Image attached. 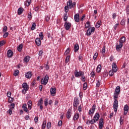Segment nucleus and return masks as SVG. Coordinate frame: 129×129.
I'll use <instances>...</instances> for the list:
<instances>
[{
  "label": "nucleus",
  "mask_w": 129,
  "mask_h": 129,
  "mask_svg": "<svg viewBox=\"0 0 129 129\" xmlns=\"http://www.w3.org/2000/svg\"><path fill=\"white\" fill-rule=\"evenodd\" d=\"M39 120V117L38 116H36L34 118V121L35 123H37L38 122V120Z\"/></svg>",
  "instance_id": "nucleus-57"
},
{
  "label": "nucleus",
  "mask_w": 129,
  "mask_h": 129,
  "mask_svg": "<svg viewBox=\"0 0 129 129\" xmlns=\"http://www.w3.org/2000/svg\"><path fill=\"white\" fill-rule=\"evenodd\" d=\"M38 55L40 57H42V56H43V50H40Z\"/></svg>",
  "instance_id": "nucleus-55"
},
{
  "label": "nucleus",
  "mask_w": 129,
  "mask_h": 129,
  "mask_svg": "<svg viewBox=\"0 0 129 129\" xmlns=\"http://www.w3.org/2000/svg\"><path fill=\"white\" fill-rule=\"evenodd\" d=\"M23 48H24V44L21 43L18 46L17 48L18 52H22V49H23Z\"/></svg>",
  "instance_id": "nucleus-20"
},
{
  "label": "nucleus",
  "mask_w": 129,
  "mask_h": 129,
  "mask_svg": "<svg viewBox=\"0 0 129 129\" xmlns=\"http://www.w3.org/2000/svg\"><path fill=\"white\" fill-rule=\"evenodd\" d=\"M120 25L121 26H125V19L123 18V19L121 20L120 22Z\"/></svg>",
  "instance_id": "nucleus-32"
},
{
  "label": "nucleus",
  "mask_w": 129,
  "mask_h": 129,
  "mask_svg": "<svg viewBox=\"0 0 129 129\" xmlns=\"http://www.w3.org/2000/svg\"><path fill=\"white\" fill-rule=\"evenodd\" d=\"M8 102L9 103H13V100L11 99V97L8 98Z\"/></svg>",
  "instance_id": "nucleus-61"
},
{
  "label": "nucleus",
  "mask_w": 129,
  "mask_h": 129,
  "mask_svg": "<svg viewBox=\"0 0 129 129\" xmlns=\"http://www.w3.org/2000/svg\"><path fill=\"white\" fill-rule=\"evenodd\" d=\"M14 55V52L12 51V50L9 49L7 51V55L8 57L9 58H11V57H13V55Z\"/></svg>",
  "instance_id": "nucleus-14"
},
{
  "label": "nucleus",
  "mask_w": 129,
  "mask_h": 129,
  "mask_svg": "<svg viewBox=\"0 0 129 129\" xmlns=\"http://www.w3.org/2000/svg\"><path fill=\"white\" fill-rule=\"evenodd\" d=\"M119 121H120V124L122 125V124L123 123V119H122V117L121 116L120 117Z\"/></svg>",
  "instance_id": "nucleus-48"
},
{
  "label": "nucleus",
  "mask_w": 129,
  "mask_h": 129,
  "mask_svg": "<svg viewBox=\"0 0 129 129\" xmlns=\"http://www.w3.org/2000/svg\"><path fill=\"white\" fill-rule=\"evenodd\" d=\"M100 26H101V20L98 21L96 23L95 27L96 28V29H98V28H99L100 27Z\"/></svg>",
  "instance_id": "nucleus-25"
},
{
  "label": "nucleus",
  "mask_w": 129,
  "mask_h": 129,
  "mask_svg": "<svg viewBox=\"0 0 129 129\" xmlns=\"http://www.w3.org/2000/svg\"><path fill=\"white\" fill-rule=\"evenodd\" d=\"M69 53H70V48H68L67 50L66 51V52L64 53V55H68V54H69Z\"/></svg>",
  "instance_id": "nucleus-39"
},
{
  "label": "nucleus",
  "mask_w": 129,
  "mask_h": 129,
  "mask_svg": "<svg viewBox=\"0 0 129 129\" xmlns=\"http://www.w3.org/2000/svg\"><path fill=\"white\" fill-rule=\"evenodd\" d=\"M64 27L67 31L69 30V29L71 28V23L66 21L64 23Z\"/></svg>",
  "instance_id": "nucleus-7"
},
{
  "label": "nucleus",
  "mask_w": 129,
  "mask_h": 129,
  "mask_svg": "<svg viewBox=\"0 0 129 129\" xmlns=\"http://www.w3.org/2000/svg\"><path fill=\"white\" fill-rule=\"evenodd\" d=\"M62 125V120H59L58 122V126H61Z\"/></svg>",
  "instance_id": "nucleus-64"
},
{
  "label": "nucleus",
  "mask_w": 129,
  "mask_h": 129,
  "mask_svg": "<svg viewBox=\"0 0 129 129\" xmlns=\"http://www.w3.org/2000/svg\"><path fill=\"white\" fill-rule=\"evenodd\" d=\"M32 13L31 12H30V14H28V19H29V20L30 21H31V20H32Z\"/></svg>",
  "instance_id": "nucleus-50"
},
{
  "label": "nucleus",
  "mask_w": 129,
  "mask_h": 129,
  "mask_svg": "<svg viewBox=\"0 0 129 129\" xmlns=\"http://www.w3.org/2000/svg\"><path fill=\"white\" fill-rule=\"evenodd\" d=\"M39 36L40 38V39L43 40V39H44V35L43 34V32H40Z\"/></svg>",
  "instance_id": "nucleus-41"
},
{
  "label": "nucleus",
  "mask_w": 129,
  "mask_h": 129,
  "mask_svg": "<svg viewBox=\"0 0 129 129\" xmlns=\"http://www.w3.org/2000/svg\"><path fill=\"white\" fill-rule=\"evenodd\" d=\"M3 32H7V31H8V26H5L3 28Z\"/></svg>",
  "instance_id": "nucleus-52"
},
{
  "label": "nucleus",
  "mask_w": 129,
  "mask_h": 129,
  "mask_svg": "<svg viewBox=\"0 0 129 129\" xmlns=\"http://www.w3.org/2000/svg\"><path fill=\"white\" fill-rule=\"evenodd\" d=\"M7 112L9 113L10 115H11L12 113H13V110H12V108H10Z\"/></svg>",
  "instance_id": "nucleus-51"
},
{
  "label": "nucleus",
  "mask_w": 129,
  "mask_h": 129,
  "mask_svg": "<svg viewBox=\"0 0 129 129\" xmlns=\"http://www.w3.org/2000/svg\"><path fill=\"white\" fill-rule=\"evenodd\" d=\"M68 19V15H67V13H66L64 14L63 21H64V22H67L66 21H67Z\"/></svg>",
  "instance_id": "nucleus-36"
},
{
  "label": "nucleus",
  "mask_w": 129,
  "mask_h": 129,
  "mask_svg": "<svg viewBox=\"0 0 129 129\" xmlns=\"http://www.w3.org/2000/svg\"><path fill=\"white\" fill-rule=\"evenodd\" d=\"M9 36V32H6L4 35H3V37L4 38H7Z\"/></svg>",
  "instance_id": "nucleus-58"
},
{
  "label": "nucleus",
  "mask_w": 129,
  "mask_h": 129,
  "mask_svg": "<svg viewBox=\"0 0 129 129\" xmlns=\"http://www.w3.org/2000/svg\"><path fill=\"white\" fill-rule=\"evenodd\" d=\"M103 124H104V123L103 122V118H101L100 119L99 122V128L102 129V127H103Z\"/></svg>",
  "instance_id": "nucleus-11"
},
{
  "label": "nucleus",
  "mask_w": 129,
  "mask_h": 129,
  "mask_svg": "<svg viewBox=\"0 0 129 129\" xmlns=\"http://www.w3.org/2000/svg\"><path fill=\"white\" fill-rule=\"evenodd\" d=\"M98 56V53H97V52L95 53L93 56L94 60H96V58H97Z\"/></svg>",
  "instance_id": "nucleus-45"
},
{
  "label": "nucleus",
  "mask_w": 129,
  "mask_h": 129,
  "mask_svg": "<svg viewBox=\"0 0 129 129\" xmlns=\"http://www.w3.org/2000/svg\"><path fill=\"white\" fill-rule=\"evenodd\" d=\"M56 88H50V94L52 96H54L55 94H56Z\"/></svg>",
  "instance_id": "nucleus-12"
},
{
  "label": "nucleus",
  "mask_w": 129,
  "mask_h": 129,
  "mask_svg": "<svg viewBox=\"0 0 129 129\" xmlns=\"http://www.w3.org/2000/svg\"><path fill=\"white\" fill-rule=\"evenodd\" d=\"M25 77L26 78H27L28 79H30L31 77H32V72H28L25 74Z\"/></svg>",
  "instance_id": "nucleus-17"
},
{
  "label": "nucleus",
  "mask_w": 129,
  "mask_h": 129,
  "mask_svg": "<svg viewBox=\"0 0 129 129\" xmlns=\"http://www.w3.org/2000/svg\"><path fill=\"white\" fill-rule=\"evenodd\" d=\"M119 95V94H116V93H114L113 109L115 112H116V111H117V108L118 107V101H117V98H118Z\"/></svg>",
  "instance_id": "nucleus-1"
},
{
  "label": "nucleus",
  "mask_w": 129,
  "mask_h": 129,
  "mask_svg": "<svg viewBox=\"0 0 129 129\" xmlns=\"http://www.w3.org/2000/svg\"><path fill=\"white\" fill-rule=\"evenodd\" d=\"M126 12L127 15H129V5H127L126 7Z\"/></svg>",
  "instance_id": "nucleus-49"
},
{
  "label": "nucleus",
  "mask_w": 129,
  "mask_h": 129,
  "mask_svg": "<svg viewBox=\"0 0 129 129\" xmlns=\"http://www.w3.org/2000/svg\"><path fill=\"white\" fill-rule=\"evenodd\" d=\"M67 6L64 7V12L67 14L68 13V11H69V3L67 2Z\"/></svg>",
  "instance_id": "nucleus-26"
},
{
  "label": "nucleus",
  "mask_w": 129,
  "mask_h": 129,
  "mask_svg": "<svg viewBox=\"0 0 129 129\" xmlns=\"http://www.w3.org/2000/svg\"><path fill=\"white\" fill-rule=\"evenodd\" d=\"M83 89L84 90H86L87 89V83L85 82L83 84Z\"/></svg>",
  "instance_id": "nucleus-38"
},
{
  "label": "nucleus",
  "mask_w": 129,
  "mask_h": 129,
  "mask_svg": "<svg viewBox=\"0 0 129 129\" xmlns=\"http://www.w3.org/2000/svg\"><path fill=\"white\" fill-rule=\"evenodd\" d=\"M101 71V64H99L97 67V72L99 73Z\"/></svg>",
  "instance_id": "nucleus-28"
},
{
  "label": "nucleus",
  "mask_w": 129,
  "mask_h": 129,
  "mask_svg": "<svg viewBox=\"0 0 129 129\" xmlns=\"http://www.w3.org/2000/svg\"><path fill=\"white\" fill-rule=\"evenodd\" d=\"M23 12H24V8H20L18 10V15H22L23 14Z\"/></svg>",
  "instance_id": "nucleus-24"
},
{
  "label": "nucleus",
  "mask_w": 129,
  "mask_h": 129,
  "mask_svg": "<svg viewBox=\"0 0 129 129\" xmlns=\"http://www.w3.org/2000/svg\"><path fill=\"white\" fill-rule=\"evenodd\" d=\"M23 109H24V111H25V112L29 113V110L28 109L27 107L24 108Z\"/></svg>",
  "instance_id": "nucleus-62"
},
{
  "label": "nucleus",
  "mask_w": 129,
  "mask_h": 129,
  "mask_svg": "<svg viewBox=\"0 0 129 129\" xmlns=\"http://www.w3.org/2000/svg\"><path fill=\"white\" fill-rule=\"evenodd\" d=\"M74 50L75 52H78L79 50V45L78 43H76L74 45Z\"/></svg>",
  "instance_id": "nucleus-18"
},
{
  "label": "nucleus",
  "mask_w": 129,
  "mask_h": 129,
  "mask_svg": "<svg viewBox=\"0 0 129 129\" xmlns=\"http://www.w3.org/2000/svg\"><path fill=\"white\" fill-rule=\"evenodd\" d=\"M91 33L92 32L90 31V28H89L86 32L87 36H90V35H91Z\"/></svg>",
  "instance_id": "nucleus-31"
},
{
  "label": "nucleus",
  "mask_w": 129,
  "mask_h": 129,
  "mask_svg": "<svg viewBox=\"0 0 129 129\" xmlns=\"http://www.w3.org/2000/svg\"><path fill=\"white\" fill-rule=\"evenodd\" d=\"M100 117V115L99 114V113H96L94 116V119L95 121H97L99 119Z\"/></svg>",
  "instance_id": "nucleus-15"
},
{
  "label": "nucleus",
  "mask_w": 129,
  "mask_h": 129,
  "mask_svg": "<svg viewBox=\"0 0 129 129\" xmlns=\"http://www.w3.org/2000/svg\"><path fill=\"white\" fill-rule=\"evenodd\" d=\"M113 74H114V72H113V71L112 70H110L109 72V76H113Z\"/></svg>",
  "instance_id": "nucleus-43"
},
{
  "label": "nucleus",
  "mask_w": 129,
  "mask_h": 129,
  "mask_svg": "<svg viewBox=\"0 0 129 129\" xmlns=\"http://www.w3.org/2000/svg\"><path fill=\"white\" fill-rule=\"evenodd\" d=\"M22 86L23 89L25 90V91H28V90H29V89H30V87L29 86V85H28V84H27V83H24L23 84H22Z\"/></svg>",
  "instance_id": "nucleus-8"
},
{
  "label": "nucleus",
  "mask_w": 129,
  "mask_h": 129,
  "mask_svg": "<svg viewBox=\"0 0 129 129\" xmlns=\"http://www.w3.org/2000/svg\"><path fill=\"white\" fill-rule=\"evenodd\" d=\"M7 95L8 97H9V98H11V96L12 95V93L11 92H8Z\"/></svg>",
  "instance_id": "nucleus-56"
},
{
  "label": "nucleus",
  "mask_w": 129,
  "mask_h": 129,
  "mask_svg": "<svg viewBox=\"0 0 129 129\" xmlns=\"http://www.w3.org/2000/svg\"><path fill=\"white\" fill-rule=\"evenodd\" d=\"M84 72H83V71H80L78 72V71L77 70H76L75 71V77H80V76H82L83 75H84Z\"/></svg>",
  "instance_id": "nucleus-5"
},
{
  "label": "nucleus",
  "mask_w": 129,
  "mask_h": 129,
  "mask_svg": "<svg viewBox=\"0 0 129 129\" xmlns=\"http://www.w3.org/2000/svg\"><path fill=\"white\" fill-rule=\"evenodd\" d=\"M46 127L48 129L51 128V122H47Z\"/></svg>",
  "instance_id": "nucleus-47"
},
{
  "label": "nucleus",
  "mask_w": 129,
  "mask_h": 129,
  "mask_svg": "<svg viewBox=\"0 0 129 129\" xmlns=\"http://www.w3.org/2000/svg\"><path fill=\"white\" fill-rule=\"evenodd\" d=\"M95 109H96V105L94 104L92 108L89 110V115H91V114H93V113H94V111H95Z\"/></svg>",
  "instance_id": "nucleus-6"
},
{
  "label": "nucleus",
  "mask_w": 129,
  "mask_h": 129,
  "mask_svg": "<svg viewBox=\"0 0 129 129\" xmlns=\"http://www.w3.org/2000/svg\"><path fill=\"white\" fill-rule=\"evenodd\" d=\"M35 42L37 46H41V39L37 38L35 39Z\"/></svg>",
  "instance_id": "nucleus-16"
},
{
  "label": "nucleus",
  "mask_w": 129,
  "mask_h": 129,
  "mask_svg": "<svg viewBox=\"0 0 129 129\" xmlns=\"http://www.w3.org/2000/svg\"><path fill=\"white\" fill-rule=\"evenodd\" d=\"M101 53L102 54H104V53H105V46H104L103 47Z\"/></svg>",
  "instance_id": "nucleus-54"
},
{
  "label": "nucleus",
  "mask_w": 129,
  "mask_h": 129,
  "mask_svg": "<svg viewBox=\"0 0 129 129\" xmlns=\"http://www.w3.org/2000/svg\"><path fill=\"white\" fill-rule=\"evenodd\" d=\"M70 58V55H68L65 59V63H67L69 62V59Z\"/></svg>",
  "instance_id": "nucleus-40"
},
{
  "label": "nucleus",
  "mask_w": 129,
  "mask_h": 129,
  "mask_svg": "<svg viewBox=\"0 0 129 129\" xmlns=\"http://www.w3.org/2000/svg\"><path fill=\"white\" fill-rule=\"evenodd\" d=\"M88 122L89 123H91V124H93V123L96 122V121H95V120H94V119H92L91 120H88L86 121V124H88Z\"/></svg>",
  "instance_id": "nucleus-22"
},
{
  "label": "nucleus",
  "mask_w": 129,
  "mask_h": 129,
  "mask_svg": "<svg viewBox=\"0 0 129 129\" xmlns=\"http://www.w3.org/2000/svg\"><path fill=\"white\" fill-rule=\"evenodd\" d=\"M80 16H79V14H77L75 15L74 19H75V22H76L77 23H79V21H80Z\"/></svg>",
  "instance_id": "nucleus-13"
},
{
  "label": "nucleus",
  "mask_w": 129,
  "mask_h": 129,
  "mask_svg": "<svg viewBox=\"0 0 129 129\" xmlns=\"http://www.w3.org/2000/svg\"><path fill=\"white\" fill-rule=\"evenodd\" d=\"M117 66H116V63L113 62L112 66V70H113V72L114 73H116L117 72Z\"/></svg>",
  "instance_id": "nucleus-9"
},
{
  "label": "nucleus",
  "mask_w": 129,
  "mask_h": 129,
  "mask_svg": "<svg viewBox=\"0 0 129 129\" xmlns=\"http://www.w3.org/2000/svg\"><path fill=\"white\" fill-rule=\"evenodd\" d=\"M5 44H6V41L4 40L0 41V47H1V46H4Z\"/></svg>",
  "instance_id": "nucleus-46"
},
{
  "label": "nucleus",
  "mask_w": 129,
  "mask_h": 129,
  "mask_svg": "<svg viewBox=\"0 0 129 129\" xmlns=\"http://www.w3.org/2000/svg\"><path fill=\"white\" fill-rule=\"evenodd\" d=\"M120 92V87L117 86L115 88L114 93H116V94H119Z\"/></svg>",
  "instance_id": "nucleus-19"
},
{
  "label": "nucleus",
  "mask_w": 129,
  "mask_h": 129,
  "mask_svg": "<svg viewBox=\"0 0 129 129\" xmlns=\"http://www.w3.org/2000/svg\"><path fill=\"white\" fill-rule=\"evenodd\" d=\"M19 73H20V72L19 71V70H16L14 71L13 75L14 76H18L19 75Z\"/></svg>",
  "instance_id": "nucleus-34"
},
{
  "label": "nucleus",
  "mask_w": 129,
  "mask_h": 129,
  "mask_svg": "<svg viewBox=\"0 0 129 129\" xmlns=\"http://www.w3.org/2000/svg\"><path fill=\"white\" fill-rule=\"evenodd\" d=\"M119 44L117 43L116 45V50L118 52L120 51V49H121V48H122V46H123V43L125 42V37L124 36L121 37L119 40Z\"/></svg>",
  "instance_id": "nucleus-2"
},
{
  "label": "nucleus",
  "mask_w": 129,
  "mask_h": 129,
  "mask_svg": "<svg viewBox=\"0 0 129 129\" xmlns=\"http://www.w3.org/2000/svg\"><path fill=\"white\" fill-rule=\"evenodd\" d=\"M43 98H41L38 102V105H42L43 104Z\"/></svg>",
  "instance_id": "nucleus-35"
},
{
  "label": "nucleus",
  "mask_w": 129,
  "mask_h": 129,
  "mask_svg": "<svg viewBox=\"0 0 129 129\" xmlns=\"http://www.w3.org/2000/svg\"><path fill=\"white\" fill-rule=\"evenodd\" d=\"M31 3L32 2L31 1V0H27L26 1L25 5L26 6V7H29L30 5H31Z\"/></svg>",
  "instance_id": "nucleus-33"
},
{
  "label": "nucleus",
  "mask_w": 129,
  "mask_h": 129,
  "mask_svg": "<svg viewBox=\"0 0 129 129\" xmlns=\"http://www.w3.org/2000/svg\"><path fill=\"white\" fill-rule=\"evenodd\" d=\"M68 3H69V6L70 9H72V8H74V7L76 6V3L74 2L72 3V0H69Z\"/></svg>",
  "instance_id": "nucleus-10"
},
{
  "label": "nucleus",
  "mask_w": 129,
  "mask_h": 129,
  "mask_svg": "<svg viewBox=\"0 0 129 129\" xmlns=\"http://www.w3.org/2000/svg\"><path fill=\"white\" fill-rule=\"evenodd\" d=\"M47 123V121L46 120H44L43 122L42 125V129H45L46 128V124Z\"/></svg>",
  "instance_id": "nucleus-30"
},
{
  "label": "nucleus",
  "mask_w": 129,
  "mask_h": 129,
  "mask_svg": "<svg viewBox=\"0 0 129 129\" xmlns=\"http://www.w3.org/2000/svg\"><path fill=\"white\" fill-rule=\"evenodd\" d=\"M94 76H95V73H94V72L92 71L91 73V77L93 78L94 77Z\"/></svg>",
  "instance_id": "nucleus-59"
},
{
  "label": "nucleus",
  "mask_w": 129,
  "mask_h": 129,
  "mask_svg": "<svg viewBox=\"0 0 129 129\" xmlns=\"http://www.w3.org/2000/svg\"><path fill=\"white\" fill-rule=\"evenodd\" d=\"M36 23H33L32 24V27H31V30L32 31H34V30H35L36 29Z\"/></svg>",
  "instance_id": "nucleus-37"
},
{
  "label": "nucleus",
  "mask_w": 129,
  "mask_h": 129,
  "mask_svg": "<svg viewBox=\"0 0 129 129\" xmlns=\"http://www.w3.org/2000/svg\"><path fill=\"white\" fill-rule=\"evenodd\" d=\"M82 59H83V57L82 56V55L80 54L79 55V61H82Z\"/></svg>",
  "instance_id": "nucleus-60"
},
{
  "label": "nucleus",
  "mask_w": 129,
  "mask_h": 129,
  "mask_svg": "<svg viewBox=\"0 0 129 129\" xmlns=\"http://www.w3.org/2000/svg\"><path fill=\"white\" fill-rule=\"evenodd\" d=\"M70 111H71V109H69L67 112V118H68V119L71 117V112Z\"/></svg>",
  "instance_id": "nucleus-21"
},
{
  "label": "nucleus",
  "mask_w": 129,
  "mask_h": 129,
  "mask_svg": "<svg viewBox=\"0 0 129 129\" xmlns=\"http://www.w3.org/2000/svg\"><path fill=\"white\" fill-rule=\"evenodd\" d=\"M45 20H46V22H48L49 21H50V17L49 16H47L45 17Z\"/></svg>",
  "instance_id": "nucleus-63"
},
{
  "label": "nucleus",
  "mask_w": 129,
  "mask_h": 129,
  "mask_svg": "<svg viewBox=\"0 0 129 129\" xmlns=\"http://www.w3.org/2000/svg\"><path fill=\"white\" fill-rule=\"evenodd\" d=\"M108 76V73L104 72L103 74V77H107Z\"/></svg>",
  "instance_id": "nucleus-53"
},
{
  "label": "nucleus",
  "mask_w": 129,
  "mask_h": 129,
  "mask_svg": "<svg viewBox=\"0 0 129 129\" xmlns=\"http://www.w3.org/2000/svg\"><path fill=\"white\" fill-rule=\"evenodd\" d=\"M78 105H79V100L77 97H75L73 103L74 109H77Z\"/></svg>",
  "instance_id": "nucleus-3"
},
{
  "label": "nucleus",
  "mask_w": 129,
  "mask_h": 129,
  "mask_svg": "<svg viewBox=\"0 0 129 129\" xmlns=\"http://www.w3.org/2000/svg\"><path fill=\"white\" fill-rule=\"evenodd\" d=\"M48 102H49V100L47 98H46L44 100V105L45 106H47V105H48Z\"/></svg>",
  "instance_id": "nucleus-42"
},
{
  "label": "nucleus",
  "mask_w": 129,
  "mask_h": 129,
  "mask_svg": "<svg viewBox=\"0 0 129 129\" xmlns=\"http://www.w3.org/2000/svg\"><path fill=\"white\" fill-rule=\"evenodd\" d=\"M79 118V113H76L75 114L74 117H73V120H77Z\"/></svg>",
  "instance_id": "nucleus-23"
},
{
  "label": "nucleus",
  "mask_w": 129,
  "mask_h": 129,
  "mask_svg": "<svg viewBox=\"0 0 129 129\" xmlns=\"http://www.w3.org/2000/svg\"><path fill=\"white\" fill-rule=\"evenodd\" d=\"M23 61L25 62L26 63H28L29 61H30V56H26L24 57Z\"/></svg>",
  "instance_id": "nucleus-27"
},
{
  "label": "nucleus",
  "mask_w": 129,
  "mask_h": 129,
  "mask_svg": "<svg viewBox=\"0 0 129 129\" xmlns=\"http://www.w3.org/2000/svg\"><path fill=\"white\" fill-rule=\"evenodd\" d=\"M128 109H129L128 105H127V104L125 105L123 108L124 111L128 112Z\"/></svg>",
  "instance_id": "nucleus-29"
},
{
  "label": "nucleus",
  "mask_w": 129,
  "mask_h": 129,
  "mask_svg": "<svg viewBox=\"0 0 129 129\" xmlns=\"http://www.w3.org/2000/svg\"><path fill=\"white\" fill-rule=\"evenodd\" d=\"M81 80H82L83 82H85L86 78H85L84 74L83 76H81Z\"/></svg>",
  "instance_id": "nucleus-44"
},
{
  "label": "nucleus",
  "mask_w": 129,
  "mask_h": 129,
  "mask_svg": "<svg viewBox=\"0 0 129 129\" xmlns=\"http://www.w3.org/2000/svg\"><path fill=\"white\" fill-rule=\"evenodd\" d=\"M49 81V76L48 75H46L45 76L43 81V79H42L41 83V84H43L44 85H46L47 83H48V82Z\"/></svg>",
  "instance_id": "nucleus-4"
}]
</instances>
